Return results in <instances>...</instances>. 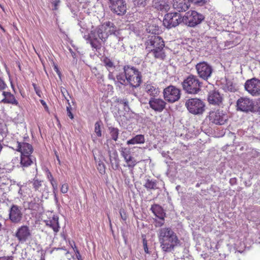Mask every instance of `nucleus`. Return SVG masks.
<instances>
[{
	"instance_id": "nucleus-1",
	"label": "nucleus",
	"mask_w": 260,
	"mask_h": 260,
	"mask_svg": "<svg viewBox=\"0 0 260 260\" xmlns=\"http://www.w3.org/2000/svg\"><path fill=\"white\" fill-rule=\"evenodd\" d=\"M110 35H113L111 45L114 47L117 45L123 46V37L120 30H117L114 23L110 21L99 25L87 35H84L83 38L90 44L92 50L97 51L101 49L102 43H105Z\"/></svg>"
},
{
	"instance_id": "nucleus-2",
	"label": "nucleus",
	"mask_w": 260,
	"mask_h": 260,
	"mask_svg": "<svg viewBox=\"0 0 260 260\" xmlns=\"http://www.w3.org/2000/svg\"><path fill=\"white\" fill-rule=\"evenodd\" d=\"M141 72L136 67L131 65H124L122 72L116 75L117 82L120 84L129 85L132 88L139 87L142 82Z\"/></svg>"
},
{
	"instance_id": "nucleus-3",
	"label": "nucleus",
	"mask_w": 260,
	"mask_h": 260,
	"mask_svg": "<svg viewBox=\"0 0 260 260\" xmlns=\"http://www.w3.org/2000/svg\"><path fill=\"white\" fill-rule=\"evenodd\" d=\"M160 246L164 252H169L180 245V241L176 233L170 227L159 229L157 233Z\"/></svg>"
},
{
	"instance_id": "nucleus-4",
	"label": "nucleus",
	"mask_w": 260,
	"mask_h": 260,
	"mask_svg": "<svg viewBox=\"0 0 260 260\" xmlns=\"http://www.w3.org/2000/svg\"><path fill=\"white\" fill-rule=\"evenodd\" d=\"M145 45L148 54H151L155 58L160 60L165 59V43L160 37L156 35L149 36L145 43Z\"/></svg>"
},
{
	"instance_id": "nucleus-5",
	"label": "nucleus",
	"mask_w": 260,
	"mask_h": 260,
	"mask_svg": "<svg viewBox=\"0 0 260 260\" xmlns=\"http://www.w3.org/2000/svg\"><path fill=\"white\" fill-rule=\"evenodd\" d=\"M183 90L189 94H196L200 90L201 82L194 75H189L182 83Z\"/></svg>"
},
{
	"instance_id": "nucleus-6",
	"label": "nucleus",
	"mask_w": 260,
	"mask_h": 260,
	"mask_svg": "<svg viewBox=\"0 0 260 260\" xmlns=\"http://www.w3.org/2000/svg\"><path fill=\"white\" fill-rule=\"evenodd\" d=\"M185 106L187 110L194 115H199L205 110V105L203 101L198 98H192L186 100Z\"/></svg>"
},
{
	"instance_id": "nucleus-7",
	"label": "nucleus",
	"mask_w": 260,
	"mask_h": 260,
	"mask_svg": "<svg viewBox=\"0 0 260 260\" xmlns=\"http://www.w3.org/2000/svg\"><path fill=\"white\" fill-rule=\"evenodd\" d=\"M204 16L196 11H189L183 16V23L190 27H194L201 23Z\"/></svg>"
},
{
	"instance_id": "nucleus-8",
	"label": "nucleus",
	"mask_w": 260,
	"mask_h": 260,
	"mask_svg": "<svg viewBox=\"0 0 260 260\" xmlns=\"http://www.w3.org/2000/svg\"><path fill=\"white\" fill-rule=\"evenodd\" d=\"M182 22H183V17L177 12L167 13L163 19V24L168 28L176 27Z\"/></svg>"
},
{
	"instance_id": "nucleus-9",
	"label": "nucleus",
	"mask_w": 260,
	"mask_h": 260,
	"mask_svg": "<svg viewBox=\"0 0 260 260\" xmlns=\"http://www.w3.org/2000/svg\"><path fill=\"white\" fill-rule=\"evenodd\" d=\"M207 119L213 124L223 125L227 121L228 116L223 111L215 110L209 112Z\"/></svg>"
},
{
	"instance_id": "nucleus-10",
	"label": "nucleus",
	"mask_w": 260,
	"mask_h": 260,
	"mask_svg": "<svg viewBox=\"0 0 260 260\" xmlns=\"http://www.w3.org/2000/svg\"><path fill=\"white\" fill-rule=\"evenodd\" d=\"M196 69L199 76L205 80H207L211 76L213 72L212 66L205 61L198 63Z\"/></svg>"
},
{
	"instance_id": "nucleus-11",
	"label": "nucleus",
	"mask_w": 260,
	"mask_h": 260,
	"mask_svg": "<svg viewBox=\"0 0 260 260\" xmlns=\"http://www.w3.org/2000/svg\"><path fill=\"white\" fill-rule=\"evenodd\" d=\"M165 100L169 103H174L180 98V90L174 86L170 85L165 88L163 92Z\"/></svg>"
},
{
	"instance_id": "nucleus-12",
	"label": "nucleus",
	"mask_w": 260,
	"mask_h": 260,
	"mask_svg": "<svg viewBox=\"0 0 260 260\" xmlns=\"http://www.w3.org/2000/svg\"><path fill=\"white\" fill-rule=\"evenodd\" d=\"M245 89L252 96L260 94V80L253 78L247 80L244 84Z\"/></svg>"
},
{
	"instance_id": "nucleus-13",
	"label": "nucleus",
	"mask_w": 260,
	"mask_h": 260,
	"mask_svg": "<svg viewBox=\"0 0 260 260\" xmlns=\"http://www.w3.org/2000/svg\"><path fill=\"white\" fill-rule=\"evenodd\" d=\"M22 208L13 204L9 210V218L11 222L16 224L21 222L23 218Z\"/></svg>"
},
{
	"instance_id": "nucleus-14",
	"label": "nucleus",
	"mask_w": 260,
	"mask_h": 260,
	"mask_svg": "<svg viewBox=\"0 0 260 260\" xmlns=\"http://www.w3.org/2000/svg\"><path fill=\"white\" fill-rule=\"evenodd\" d=\"M253 100L246 97L239 98L236 103L237 110L245 113L252 112Z\"/></svg>"
},
{
	"instance_id": "nucleus-15",
	"label": "nucleus",
	"mask_w": 260,
	"mask_h": 260,
	"mask_svg": "<svg viewBox=\"0 0 260 260\" xmlns=\"http://www.w3.org/2000/svg\"><path fill=\"white\" fill-rule=\"evenodd\" d=\"M111 10L118 15L124 14L126 11V6L124 0H109Z\"/></svg>"
},
{
	"instance_id": "nucleus-16",
	"label": "nucleus",
	"mask_w": 260,
	"mask_h": 260,
	"mask_svg": "<svg viewBox=\"0 0 260 260\" xmlns=\"http://www.w3.org/2000/svg\"><path fill=\"white\" fill-rule=\"evenodd\" d=\"M121 155L124 158L126 163L125 167H128L131 171H133L135 166L137 165V161L135 158L132 156L129 149L122 147L120 150Z\"/></svg>"
},
{
	"instance_id": "nucleus-17",
	"label": "nucleus",
	"mask_w": 260,
	"mask_h": 260,
	"mask_svg": "<svg viewBox=\"0 0 260 260\" xmlns=\"http://www.w3.org/2000/svg\"><path fill=\"white\" fill-rule=\"evenodd\" d=\"M149 107L155 112H161L166 107L167 103L160 98L151 97L148 102Z\"/></svg>"
},
{
	"instance_id": "nucleus-18",
	"label": "nucleus",
	"mask_w": 260,
	"mask_h": 260,
	"mask_svg": "<svg viewBox=\"0 0 260 260\" xmlns=\"http://www.w3.org/2000/svg\"><path fill=\"white\" fill-rule=\"evenodd\" d=\"M30 236L29 228L26 225H22L19 227L15 234V237L20 242H24Z\"/></svg>"
},
{
	"instance_id": "nucleus-19",
	"label": "nucleus",
	"mask_w": 260,
	"mask_h": 260,
	"mask_svg": "<svg viewBox=\"0 0 260 260\" xmlns=\"http://www.w3.org/2000/svg\"><path fill=\"white\" fill-rule=\"evenodd\" d=\"M222 96L217 90L211 91L208 94V100L210 104L219 106L222 102Z\"/></svg>"
},
{
	"instance_id": "nucleus-20",
	"label": "nucleus",
	"mask_w": 260,
	"mask_h": 260,
	"mask_svg": "<svg viewBox=\"0 0 260 260\" xmlns=\"http://www.w3.org/2000/svg\"><path fill=\"white\" fill-rule=\"evenodd\" d=\"M16 150L21 152V154H31L34 149L31 145L26 142H17Z\"/></svg>"
},
{
	"instance_id": "nucleus-21",
	"label": "nucleus",
	"mask_w": 260,
	"mask_h": 260,
	"mask_svg": "<svg viewBox=\"0 0 260 260\" xmlns=\"http://www.w3.org/2000/svg\"><path fill=\"white\" fill-rule=\"evenodd\" d=\"M44 222L47 226L51 228L55 234L58 232L60 226L57 216L53 215L52 218L45 220Z\"/></svg>"
},
{
	"instance_id": "nucleus-22",
	"label": "nucleus",
	"mask_w": 260,
	"mask_h": 260,
	"mask_svg": "<svg viewBox=\"0 0 260 260\" xmlns=\"http://www.w3.org/2000/svg\"><path fill=\"white\" fill-rule=\"evenodd\" d=\"M36 158L32 154H21L20 165L22 168H26L31 165Z\"/></svg>"
},
{
	"instance_id": "nucleus-23",
	"label": "nucleus",
	"mask_w": 260,
	"mask_h": 260,
	"mask_svg": "<svg viewBox=\"0 0 260 260\" xmlns=\"http://www.w3.org/2000/svg\"><path fill=\"white\" fill-rule=\"evenodd\" d=\"M190 6L188 0H174L173 7L179 12L187 11Z\"/></svg>"
},
{
	"instance_id": "nucleus-24",
	"label": "nucleus",
	"mask_w": 260,
	"mask_h": 260,
	"mask_svg": "<svg viewBox=\"0 0 260 260\" xmlns=\"http://www.w3.org/2000/svg\"><path fill=\"white\" fill-rule=\"evenodd\" d=\"M3 95L4 98L2 100V103L5 104H11L17 105L18 104L13 94L9 92L3 91Z\"/></svg>"
},
{
	"instance_id": "nucleus-25",
	"label": "nucleus",
	"mask_w": 260,
	"mask_h": 260,
	"mask_svg": "<svg viewBox=\"0 0 260 260\" xmlns=\"http://www.w3.org/2000/svg\"><path fill=\"white\" fill-rule=\"evenodd\" d=\"M150 210L158 218L162 219L163 217L166 216V213L162 208L159 205L154 204L152 205Z\"/></svg>"
},
{
	"instance_id": "nucleus-26",
	"label": "nucleus",
	"mask_w": 260,
	"mask_h": 260,
	"mask_svg": "<svg viewBox=\"0 0 260 260\" xmlns=\"http://www.w3.org/2000/svg\"><path fill=\"white\" fill-rule=\"evenodd\" d=\"M30 183L32 184V188L36 191H39L41 193L43 192V181L39 179L38 178L35 177L34 179H31L30 181Z\"/></svg>"
},
{
	"instance_id": "nucleus-27",
	"label": "nucleus",
	"mask_w": 260,
	"mask_h": 260,
	"mask_svg": "<svg viewBox=\"0 0 260 260\" xmlns=\"http://www.w3.org/2000/svg\"><path fill=\"white\" fill-rule=\"evenodd\" d=\"M145 141L143 135H137L126 142L127 145L142 144Z\"/></svg>"
},
{
	"instance_id": "nucleus-28",
	"label": "nucleus",
	"mask_w": 260,
	"mask_h": 260,
	"mask_svg": "<svg viewBox=\"0 0 260 260\" xmlns=\"http://www.w3.org/2000/svg\"><path fill=\"white\" fill-rule=\"evenodd\" d=\"M157 182L154 179H150L147 178L145 180V183L143 186L147 189V190H155L158 188Z\"/></svg>"
},
{
	"instance_id": "nucleus-29",
	"label": "nucleus",
	"mask_w": 260,
	"mask_h": 260,
	"mask_svg": "<svg viewBox=\"0 0 260 260\" xmlns=\"http://www.w3.org/2000/svg\"><path fill=\"white\" fill-rule=\"evenodd\" d=\"M145 88L146 92L151 97H155L159 93L158 88L152 84H147Z\"/></svg>"
},
{
	"instance_id": "nucleus-30",
	"label": "nucleus",
	"mask_w": 260,
	"mask_h": 260,
	"mask_svg": "<svg viewBox=\"0 0 260 260\" xmlns=\"http://www.w3.org/2000/svg\"><path fill=\"white\" fill-rule=\"evenodd\" d=\"M155 8L160 11L166 12L169 11L170 7L165 1H160L155 3Z\"/></svg>"
},
{
	"instance_id": "nucleus-31",
	"label": "nucleus",
	"mask_w": 260,
	"mask_h": 260,
	"mask_svg": "<svg viewBox=\"0 0 260 260\" xmlns=\"http://www.w3.org/2000/svg\"><path fill=\"white\" fill-rule=\"evenodd\" d=\"M108 131L111 139L113 140L116 141L118 140L119 135L118 128L113 126H109L108 127Z\"/></svg>"
},
{
	"instance_id": "nucleus-32",
	"label": "nucleus",
	"mask_w": 260,
	"mask_h": 260,
	"mask_svg": "<svg viewBox=\"0 0 260 260\" xmlns=\"http://www.w3.org/2000/svg\"><path fill=\"white\" fill-rule=\"evenodd\" d=\"M103 63L108 70H111L112 69L114 68V62L108 57H105L103 60Z\"/></svg>"
},
{
	"instance_id": "nucleus-33",
	"label": "nucleus",
	"mask_w": 260,
	"mask_h": 260,
	"mask_svg": "<svg viewBox=\"0 0 260 260\" xmlns=\"http://www.w3.org/2000/svg\"><path fill=\"white\" fill-rule=\"evenodd\" d=\"M110 161L112 168L114 170H118L119 167V165L118 157L117 154H116L115 156L113 157V159L110 158Z\"/></svg>"
},
{
	"instance_id": "nucleus-34",
	"label": "nucleus",
	"mask_w": 260,
	"mask_h": 260,
	"mask_svg": "<svg viewBox=\"0 0 260 260\" xmlns=\"http://www.w3.org/2000/svg\"><path fill=\"white\" fill-rule=\"evenodd\" d=\"M116 102L119 104L123 105L125 110L128 111L129 110L128 102L126 99L117 98L116 100Z\"/></svg>"
},
{
	"instance_id": "nucleus-35",
	"label": "nucleus",
	"mask_w": 260,
	"mask_h": 260,
	"mask_svg": "<svg viewBox=\"0 0 260 260\" xmlns=\"http://www.w3.org/2000/svg\"><path fill=\"white\" fill-rule=\"evenodd\" d=\"M253 107L252 112H257L260 114V99H257L255 102H253Z\"/></svg>"
},
{
	"instance_id": "nucleus-36",
	"label": "nucleus",
	"mask_w": 260,
	"mask_h": 260,
	"mask_svg": "<svg viewBox=\"0 0 260 260\" xmlns=\"http://www.w3.org/2000/svg\"><path fill=\"white\" fill-rule=\"evenodd\" d=\"M94 132L99 137H102V132L101 129V122L97 121L94 124Z\"/></svg>"
},
{
	"instance_id": "nucleus-37",
	"label": "nucleus",
	"mask_w": 260,
	"mask_h": 260,
	"mask_svg": "<svg viewBox=\"0 0 260 260\" xmlns=\"http://www.w3.org/2000/svg\"><path fill=\"white\" fill-rule=\"evenodd\" d=\"M134 5L139 7H145L146 5V0H133Z\"/></svg>"
},
{
	"instance_id": "nucleus-38",
	"label": "nucleus",
	"mask_w": 260,
	"mask_h": 260,
	"mask_svg": "<svg viewBox=\"0 0 260 260\" xmlns=\"http://www.w3.org/2000/svg\"><path fill=\"white\" fill-rule=\"evenodd\" d=\"M165 223V217L162 219L158 218V219H155V225L156 227H160Z\"/></svg>"
},
{
	"instance_id": "nucleus-39",
	"label": "nucleus",
	"mask_w": 260,
	"mask_h": 260,
	"mask_svg": "<svg viewBox=\"0 0 260 260\" xmlns=\"http://www.w3.org/2000/svg\"><path fill=\"white\" fill-rule=\"evenodd\" d=\"M98 169L100 173L103 174L105 172V165L102 162H99L98 165Z\"/></svg>"
},
{
	"instance_id": "nucleus-40",
	"label": "nucleus",
	"mask_w": 260,
	"mask_h": 260,
	"mask_svg": "<svg viewBox=\"0 0 260 260\" xmlns=\"http://www.w3.org/2000/svg\"><path fill=\"white\" fill-rule=\"evenodd\" d=\"M69 190V185L67 183H64L61 185L60 191L62 193H66Z\"/></svg>"
},
{
	"instance_id": "nucleus-41",
	"label": "nucleus",
	"mask_w": 260,
	"mask_h": 260,
	"mask_svg": "<svg viewBox=\"0 0 260 260\" xmlns=\"http://www.w3.org/2000/svg\"><path fill=\"white\" fill-rule=\"evenodd\" d=\"M143 244L145 252L149 254L150 252L147 246V241L145 238L143 239Z\"/></svg>"
},
{
	"instance_id": "nucleus-42",
	"label": "nucleus",
	"mask_w": 260,
	"mask_h": 260,
	"mask_svg": "<svg viewBox=\"0 0 260 260\" xmlns=\"http://www.w3.org/2000/svg\"><path fill=\"white\" fill-rule=\"evenodd\" d=\"M32 86L34 87V88L35 89V91L36 94L39 97H41L42 91H41V89L37 86V85L36 84L33 83Z\"/></svg>"
},
{
	"instance_id": "nucleus-43",
	"label": "nucleus",
	"mask_w": 260,
	"mask_h": 260,
	"mask_svg": "<svg viewBox=\"0 0 260 260\" xmlns=\"http://www.w3.org/2000/svg\"><path fill=\"white\" fill-rule=\"evenodd\" d=\"M109 73L108 74V79L114 81V82H117L116 76L115 77L113 73L111 72L110 70H108Z\"/></svg>"
},
{
	"instance_id": "nucleus-44",
	"label": "nucleus",
	"mask_w": 260,
	"mask_h": 260,
	"mask_svg": "<svg viewBox=\"0 0 260 260\" xmlns=\"http://www.w3.org/2000/svg\"><path fill=\"white\" fill-rule=\"evenodd\" d=\"M69 105H70V103H69ZM67 114H68V116L71 118V119H73L74 118V116L71 112V107L70 105H69V106H68L67 107Z\"/></svg>"
},
{
	"instance_id": "nucleus-45",
	"label": "nucleus",
	"mask_w": 260,
	"mask_h": 260,
	"mask_svg": "<svg viewBox=\"0 0 260 260\" xmlns=\"http://www.w3.org/2000/svg\"><path fill=\"white\" fill-rule=\"evenodd\" d=\"M7 87L6 84L3 80L0 77V91L3 90Z\"/></svg>"
},
{
	"instance_id": "nucleus-46",
	"label": "nucleus",
	"mask_w": 260,
	"mask_h": 260,
	"mask_svg": "<svg viewBox=\"0 0 260 260\" xmlns=\"http://www.w3.org/2000/svg\"><path fill=\"white\" fill-rule=\"evenodd\" d=\"M194 4L203 5L204 3V0H188Z\"/></svg>"
},
{
	"instance_id": "nucleus-47",
	"label": "nucleus",
	"mask_w": 260,
	"mask_h": 260,
	"mask_svg": "<svg viewBox=\"0 0 260 260\" xmlns=\"http://www.w3.org/2000/svg\"><path fill=\"white\" fill-rule=\"evenodd\" d=\"M46 175L47 178L49 181H52L54 179L51 173L48 170L47 171Z\"/></svg>"
},
{
	"instance_id": "nucleus-48",
	"label": "nucleus",
	"mask_w": 260,
	"mask_h": 260,
	"mask_svg": "<svg viewBox=\"0 0 260 260\" xmlns=\"http://www.w3.org/2000/svg\"><path fill=\"white\" fill-rule=\"evenodd\" d=\"M120 216H121V218L123 220H126V218H127V216H126V213L124 211V210H122L121 209L120 210Z\"/></svg>"
},
{
	"instance_id": "nucleus-49",
	"label": "nucleus",
	"mask_w": 260,
	"mask_h": 260,
	"mask_svg": "<svg viewBox=\"0 0 260 260\" xmlns=\"http://www.w3.org/2000/svg\"><path fill=\"white\" fill-rule=\"evenodd\" d=\"M70 10L74 17L77 15V13H78V10L77 8H71Z\"/></svg>"
},
{
	"instance_id": "nucleus-50",
	"label": "nucleus",
	"mask_w": 260,
	"mask_h": 260,
	"mask_svg": "<svg viewBox=\"0 0 260 260\" xmlns=\"http://www.w3.org/2000/svg\"><path fill=\"white\" fill-rule=\"evenodd\" d=\"M75 252L76 253V256L78 260H82L81 255L78 249H76V251H75Z\"/></svg>"
},
{
	"instance_id": "nucleus-51",
	"label": "nucleus",
	"mask_w": 260,
	"mask_h": 260,
	"mask_svg": "<svg viewBox=\"0 0 260 260\" xmlns=\"http://www.w3.org/2000/svg\"><path fill=\"white\" fill-rule=\"evenodd\" d=\"M0 260H13V257L12 256H3L0 257Z\"/></svg>"
},
{
	"instance_id": "nucleus-52",
	"label": "nucleus",
	"mask_w": 260,
	"mask_h": 260,
	"mask_svg": "<svg viewBox=\"0 0 260 260\" xmlns=\"http://www.w3.org/2000/svg\"><path fill=\"white\" fill-rule=\"evenodd\" d=\"M236 182H237V179L236 178H231L230 180V183L232 185H233L236 184Z\"/></svg>"
},
{
	"instance_id": "nucleus-53",
	"label": "nucleus",
	"mask_w": 260,
	"mask_h": 260,
	"mask_svg": "<svg viewBox=\"0 0 260 260\" xmlns=\"http://www.w3.org/2000/svg\"><path fill=\"white\" fill-rule=\"evenodd\" d=\"M52 188H53V193H55L57 189V185H53Z\"/></svg>"
},
{
	"instance_id": "nucleus-54",
	"label": "nucleus",
	"mask_w": 260,
	"mask_h": 260,
	"mask_svg": "<svg viewBox=\"0 0 260 260\" xmlns=\"http://www.w3.org/2000/svg\"><path fill=\"white\" fill-rule=\"evenodd\" d=\"M54 68H55V71H56V72L57 74H58V75L59 76H60V75H61V73H60V72H59V71L58 70V69L57 68V67L56 66H55Z\"/></svg>"
},
{
	"instance_id": "nucleus-55",
	"label": "nucleus",
	"mask_w": 260,
	"mask_h": 260,
	"mask_svg": "<svg viewBox=\"0 0 260 260\" xmlns=\"http://www.w3.org/2000/svg\"><path fill=\"white\" fill-rule=\"evenodd\" d=\"M18 161H19V159H18V157H16V158L13 159L12 160L13 164H15V162H18Z\"/></svg>"
},
{
	"instance_id": "nucleus-56",
	"label": "nucleus",
	"mask_w": 260,
	"mask_h": 260,
	"mask_svg": "<svg viewBox=\"0 0 260 260\" xmlns=\"http://www.w3.org/2000/svg\"><path fill=\"white\" fill-rule=\"evenodd\" d=\"M51 184L52 186H53V185H57L56 181L54 180V179L52 181H49Z\"/></svg>"
},
{
	"instance_id": "nucleus-57",
	"label": "nucleus",
	"mask_w": 260,
	"mask_h": 260,
	"mask_svg": "<svg viewBox=\"0 0 260 260\" xmlns=\"http://www.w3.org/2000/svg\"><path fill=\"white\" fill-rule=\"evenodd\" d=\"M34 205V203H31V202H30V203H29V206H28V208H29V209H32V208H33V205Z\"/></svg>"
},
{
	"instance_id": "nucleus-58",
	"label": "nucleus",
	"mask_w": 260,
	"mask_h": 260,
	"mask_svg": "<svg viewBox=\"0 0 260 260\" xmlns=\"http://www.w3.org/2000/svg\"><path fill=\"white\" fill-rule=\"evenodd\" d=\"M72 247L73 248L74 252H75V251H76V249H78L74 242V245H72Z\"/></svg>"
},
{
	"instance_id": "nucleus-59",
	"label": "nucleus",
	"mask_w": 260,
	"mask_h": 260,
	"mask_svg": "<svg viewBox=\"0 0 260 260\" xmlns=\"http://www.w3.org/2000/svg\"><path fill=\"white\" fill-rule=\"evenodd\" d=\"M168 152H165L164 151H163L162 153H161V154L162 155L164 156V157H167L168 156Z\"/></svg>"
},
{
	"instance_id": "nucleus-60",
	"label": "nucleus",
	"mask_w": 260,
	"mask_h": 260,
	"mask_svg": "<svg viewBox=\"0 0 260 260\" xmlns=\"http://www.w3.org/2000/svg\"><path fill=\"white\" fill-rule=\"evenodd\" d=\"M53 194H54V197L55 201L56 202H58V199H57V197L56 192H55V193H53Z\"/></svg>"
},
{
	"instance_id": "nucleus-61",
	"label": "nucleus",
	"mask_w": 260,
	"mask_h": 260,
	"mask_svg": "<svg viewBox=\"0 0 260 260\" xmlns=\"http://www.w3.org/2000/svg\"><path fill=\"white\" fill-rule=\"evenodd\" d=\"M70 51H71V53H72V56H73L74 58H75V55H76L75 53L73 52L72 51V49H70Z\"/></svg>"
},
{
	"instance_id": "nucleus-62",
	"label": "nucleus",
	"mask_w": 260,
	"mask_h": 260,
	"mask_svg": "<svg viewBox=\"0 0 260 260\" xmlns=\"http://www.w3.org/2000/svg\"><path fill=\"white\" fill-rule=\"evenodd\" d=\"M41 103L43 105H46V103L43 100H41Z\"/></svg>"
},
{
	"instance_id": "nucleus-63",
	"label": "nucleus",
	"mask_w": 260,
	"mask_h": 260,
	"mask_svg": "<svg viewBox=\"0 0 260 260\" xmlns=\"http://www.w3.org/2000/svg\"><path fill=\"white\" fill-rule=\"evenodd\" d=\"M231 86H232L231 85ZM229 90H230L231 91H234L235 90V89H233V88H232V87H230V89H229Z\"/></svg>"
},
{
	"instance_id": "nucleus-64",
	"label": "nucleus",
	"mask_w": 260,
	"mask_h": 260,
	"mask_svg": "<svg viewBox=\"0 0 260 260\" xmlns=\"http://www.w3.org/2000/svg\"><path fill=\"white\" fill-rule=\"evenodd\" d=\"M155 259H156L157 258V253H155V255L153 256Z\"/></svg>"
}]
</instances>
